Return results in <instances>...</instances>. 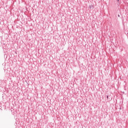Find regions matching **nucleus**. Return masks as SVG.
<instances>
[{
    "label": "nucleus",
    "instance_id": "obj_2",
    "mask_svg": "<svg viewBox=\"0 0 128 128\" xmlns=\"http://www.w3.org/2000/svg\"><path fill=\"white\" fill-rule=\"evenodd\" d=\"M107 98L108 100V96H107Z\"/></svg>",
    "mask_w": 128,
    "mask_h": 128
},
{
    "label": "nucleus",
    "instance_id": "obj_3",
    "mask_svg": "<svg viewBox=\"0 0 128 128\" xmlns=\"http://www.w3.org/2000/svg\"><path fill=\"white\" fill-rule=\"evenodd\" d=\"M118 16H119V17H120V15H118Z\"/></svg>",
    "mask_w": 128,
    "mask_h": 128
},
{
    "label": "nucleus",
    "instance_id": "obj_1",
    "mask_svg": "<svg viewBox=\"0 0 128 128\" xmlns=\"http://www.w3.org/2000/svg\"><path fill=\"white\" fill-rule=\"evenodd\" d=\"M88 8H90V10H92V8H94V6H92V5H90L88 6Z\"/></svg>",
    "mask_w": 128,
    "mask_h": 128
},
{
    "label": "nucleus",
    "instance_id": "obj_4",
    "mask_svg": "<svg viewBox=\"0 0 128 128\" xmlns=\"http://www.w3.org/2000/svg\"><path fill=\"white\" fill-rule=\"evenodd\" d=\"M119 0H118V2Z\"/></svg>",
    "mask_w": 128,
    "mask_h": 128
}]
</instances>
